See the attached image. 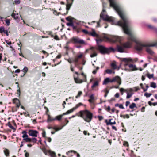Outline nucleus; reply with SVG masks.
I'll list each match as a JSON object with an SVG mask.
<instances>
[{"label": "nucleus", "mask_w": 157, "mask_h": 157, "mask_svg": "<svg viewBox=\"0 0 157 157\" xmlns=\"http://www.w3.org/2000/svg\"><path fill=\"white\" fill-rule=\"evenodd\" d=\"M110 3V6L113 8L121 18L123 20V22L120 21L117 23V24L120 25L122 27L124 33L127 34L128 36V40L132 43L134 42L136 43L135 48L138 51H140L146 46H149L147 43H143L136 40L132 35L129 27V21L125 14L121 6L117 3L116 0H109Z\"/></svg>", "instance_id": "1"}, {"label": "nucleus", "mask_w": 157, "mask_h": 157, "mask_svg": "<svg viewBox=\"0 0 157 157\" xmlns=\"http://www.w3.org/2000/svg\"><path fill=\"white\" fill-rule=\"evenodd\" d=\"M76 115L82 118L86 122H90L93 118V114L89 110L85 109L81 110L76 113Z\"/></svg>", "instance_id": "2"}, {"label": "nucleus", "mask_w": 157, "mask_h": 157, "mask_svg": "<svg viewBox=\"0 0 157 157\" xmlns=\"http://www.w3.org/2000/svg\"><path fill=\"white\" fill-rule=\"evenodd\" d=\"M106 5V4L104 2L102 3V6H103V10L102 11L100 15L101 18L102 19L106 21H108L109 22H111L113 23V24H115L116 25H118L120 26V25L117 24V23L120 21H121L122 22H123V21L122 19H122V20H121L119 21H118L117 22H115V19L112 17H109L107 15H105L104 13V12L105 11V6Z\"/></svg>", "instance_id": "3"}, {"label": "nucleus", "mask_w": 157, "mask_h": 157, "mask_svg": "<svg viewBox=\"0 0 157 157\" xmlns=\"http://www.w3.org/2000/svg\"><path fill=\"white\" fill-rule=\"evenodd\" d=\"M132 43L128 41L124 43L117 45L116 50L120 52H125L126 48H128L131 47Z\"/></svg>", "instance_id": "4"}, {"label": "nucleus", "mask_w": 157, "mask_h": 157, "mask_svg": "<svg viewBox=\"0 0 157 157\" xmlns=\"http://www.w3.org/2000/svg\"><path fill=\"white\" fill-rule=\"evenodd\" d=\"M116 82L119 85L121 84V79L120 77L118 76H116L113 78H105L104 80L103 83V85H106L109 82Z\"/></svg>", "instance_id": "5"}, {"label": "nucleus", "mask_w": 157, "mask_h": 157, "mask_svg": "<svg viewBox=\"0 0 157 157\" xmlns=\"http://www.w3.org/2000/svg\"><path fill=\"white\" fill-rule=\"evenodd\" d=\"M22 134H23L22 137L23 138V140L26 142H32L36 143L37 140V139L35 138H33L32 139L29 138L27 132L25 130L22 131Z\"/></svg>", "instance_id": "6"}, {"label": "nucleus", "mask_w": 157, "mask_h": 157, "mask_svg": "<svg viewBox=\"0 0 157 157\" xmlns=\"http://www.w3.org/2000/svg\"><path fill=\"white\" fill-rule=\"evenodd\" d=\"M98 49L102 54H109L111 51L114 50V49L112 47L107 48L102 45H99Z\"/></svg>", "instance_id": "7"}, {"label": "nucleus", "mask_w": 157, "mask_h": 157, "mask_svg": "<svg viewBox=\"0 0 157 157\" xmlns=\"http://www.w3.org/2000/svg\"><path fill=\"white\" fill-rule=\"evenodd\" d=\"M147 44L149 45V46H146V51L149 54L151 55H153L155 53L151 48V47L157 46V41L153 43H147Z\"/></svg>", "instance_id": "8"}, {"label": "nucleus", "mask_w": 157, "mask_h": 157, "mask_svg": "<svg viewBox=\"0 0 157 157\" xmlns=\"http://www.w3.org/2000/svg\"><path fill=\"white\" fill-rule=\"evenodd\" d=\"M70 42L75 44H86V43L83 39H80L78 37H73L71 39Z\"/></svg>", "instance_id": "9"}, {"label": "nucleus", "mask_w": 157, "mask_h": 157, "mask_svg": "<svg viewBox=\"0 0 157 157\" xmlns=\"http://www.w3.org/2000/svg\"><path fill=\"white\" fill-rule=\"evenodd\" d=\"M29 135L33 137H36L37 136L38 132L35 130H29L28 131Z\"/></svg>", "instance_id": "10"}, {"label": "nucleus", "mask_w": 157, "mask_h": 157, "mask_svg": "<svg viewBox=\"0 0 157 157\" xmlns=\"http://www.w3.org/2000/svg\"><path fill=\"white\" fill-rule=\"evenodd\" d=\"M123 38L121 37L114 36L112 37V40L114 42L117 41L120 42Z\"/></svg>", "instance_id": "11"}, {"label": "nucleus", "mask_w": 157, "mask_h": 157, "mask_svg": "<svg viewBox=\"0 0 157 157\" xmlns=\"http://www.w3.org/2000/svg\"><path fill=\"white\" fill-rule=\"evenodd\" d=\"M74 0H67V4L66 5V9L67 10H69L72 5Z\"/></svg>", "instance_id": "12"}, {"label": "nucleus", "mask_w": 157, "mask_h": 157, "mask_svg": "<svg viewBox=\"0 0 157 157\" xmlns=\"http://www.w3.org/2000/svg\"><path fill=\"white\" fill-rule=\"evenodd\" d=\"M90 49L92 51V53L90 55V57L92 58L96 56L97 55L96 49L94 48H91Z\"/></svg>", "instance_id": "13"}, {"label": "nucleus", "mask_w": 157, "mask_h": 157, "mask_svg": "<svg viewBox=\"0 0 157 157\" xmlns=\"http://www.w3.org/2000/svg\"><path fill=\"white\" fill-rule=\"evenodd\" d=\"M128 67L130 68V71H134L138 70L135 65L131 64L129 65Z\"/></svg>", "instance_id": "14"}, {"label": "nucleus", "mask_w": 157, "mask_h": 157, "mask_svg": "<svg viewBox=\"0 0 157 157\" xmlns=\"http://www.w3.org/2000/svg\"><path fill=\"white\" fill-rule=\"evenodd\" d=\"M74 80L76 83H81L83 82L86 81V79L82 80L78 78H74Z\"/></svg>", "instance_id": "15"}, {"label": "nucleus", "mask_w": 157, "mask_h": 157, "mask_svg": "<svg viewBox=\"0 0 157 157\" xmlns=\"http://www.w3.org/2000/svg\"><path fill=\"white\" fill-rule=\"evenodd\" d=\"M11 16L14 17V19L17 21H18L20 18H21V15L18 14H15L13 13L12 14Z\"/></svg>", "instance_id": "16"}, {"label": "nucleus", "mask_w": 157, "mask_h": 157, "mask_svg": "<svg viewBox=\"0 0 157 157\" xmlns=\"http://www.w3.org/2000/svg\"><path fill=\"white\" fill-rule=\"evenodd\" d=\"M13 102L16 104L17 107L19 108L20 105L19 100L17 98H14L13 100Z\"/></svg>", "instance_id": "17"}, {"label": "nucleus", "mask_w": 157, "mask_h": 157, "mask_svg": "<svg viewBox=\"0 0 157 157\" xmlns=\"http://www.w3.org/2000/svg\"><path fill=\"white\" fill-rule=\"evenodd\" d=\"M121 60L125 63H128V62H132V59L130 58H122L121 59Z\"/></svg>", "instance_id": "18"}, {"label": "nucleus", "mask_w": 157, "mask_h": 157, "mask_svg": "<svg viewBox=\"0 0 157 157\" xmlns=\"http://www.w3.org/2000/svg\"><path fill=\"white\" fill-rule=\"evenodd\" d=\"M113 119H110L109 120V121H106V124L107 125H112V124H116V123L115 121H114L113 122L112 121H113Z\"/></svg>", "instance_id": "19"}, {"label": "nucleus", "mask_w": 157, "mask_h": 157, "mask_svg": "<svg viewBox=\"0 0 157 157\" xmlns=\"http://www.w3.org/2000/svg\"><path fill=\"white\" fill-rule=\"evenodd\" d=\"M89 35L91 36L94 37H98V35L96 33L94 30H93L92 32H90Z\"/></svg>", "instance_id": "20"}, {"label": "nucleus", "mask_w": 157, "mask_h": 157, "mask_svg": "<svg viewBox=\"0 0 157 157\" xmlns=\"http://www.w3.org/2000/svg\"><path fill=\"white\" fill-rule=\"evenodd\" d=\"M90 99L88 100V101L91 103H92L93 102V100L94 99V95L92 94L89 96Z\"/></svg>", "instance_id": "21"}, {"label": "nucleus", "mask_w": 157, "mask_h": 157, "mask_svg": "<svg viewBox=\"0 0 157 157\" xmlns=\"http://www.w3.org/2000/svg\"><path fill=\"white\" fill-rule=\"evenodd\" d=\"M3 151L5 155L6 156L8 157L9 156L10 154V152L9 150L6 148H4Z\"/></svg>", "instance_id": "22"}, {"label": "nucleus", "mask_w": 157, "mask_h": 157, "mask_svg": "<svg viewBox=\"0 0 157 157\" xmlns=\"http://www.w3.org/2000/svg\"><path fill=\"white\" fill-rule=\"evenodd\" d=\"M99 84L98 82L97 81H95L91 86V88L93 89L94 88L98 86Z\"/></svg>", "instance_id": "23"}, {"label": "nucleus", "mask_w": 157, "mask_h": 157, "mask_svg": "<svg viewBox=\"0 0 157 157\" xmlns=\"http://www.w3.org/2000/svg\"><path fill=\"white\" fill-rule=\"evenodd\" d=\"M111 66L114 69H117L118 70L119 69V68L118 67L117 68V66L116 64L115 63H112L111 64Z\"/></svg>", "instance_id": "24"}, {"label": "nucleus", "mask_w": 157, "mask_h": 157, "mask_svg": "<svg viewBox=\"0 0 157 157\" xmlns=\"http://www.w3.org/2000/svg\"><path fill=\"white\" fill-rule=\"evenodd\" d=\"M48 118L47 120L48 122H50L55 120V119L51 118L49 115L48 114Z\"/></svg>", "instance_id": "25"}, {"label": "nucleus", "mask_w": 157, "mask_h": 157, "mask_svg": "<svg viewBox=\"0 0 157 157\" xmlns=\"http://www.w3.org/2000/svg\"><path fill=\"white\" fill-rule=\"evenodd\" d=\"M48 152L51 155V157H56V153L52 151H49Z\"/></svg>", "instance_id": "26"}, {"label": "nucleus", "mask_w": 157, "mask_h": 157, "mask_svg": "<svg viewBox=\"0 0 157 157\" xmlns=\"http://www.w3.org/2000/svg\"><path fill=\"white\" fill-rule=\"evenodd\" d=\"M148 27L151 29H152L154 31H157V28L156 27L149 25H148Z\"/></svg>", "instance_id": "27"}, {"label": "nucleus", "mask_w": 157, "mask_h": 157, "mask_svg": "<svg viewBox=\"0 0 157 157\" xmlns=\"http://www.w3.org/2000/svg\"><path fill=\"white\" fill-rule=\"evenodd\" d=\"M133 93L132 92H131V93H129L128 92H127V96L126 98H129L131 97L132 95H133Z\"/></svg>", "instance_id": "28"}, {"label": "nucleus", "mask_w": 157, "mask_h": 157, "mask_svg": "<svg viewBox=\"0 0 157 157\" xmlns=\"http://www.w3.org/2000/svg\"><path fill=\"white\" fill-rule=\"evenodd\" d=\"M136 104L135 103H133L129 106V108L131 109H133L134 108L136 107Z\"/></svg>", "instance_id": "29"}, {"label": "nucleus", "mask_w": 157, "mask_h": 157, "mask_svg": "<svg viewBox=\"0 0 157 157\" xmlns=\"http://www.w3.org/2000/svg\"><path fill=\"white\" fill-rule=\"evenodd\" d=\"M150 86L153 88H156V83L154 82H152L151 83Z\"/></svg>", "instance_id": "30"}, {"label": "nucleus", "mask_w": 157, "mask_h": 157, "mask_svg": "<svg viewBox=\"0 0 157 157\" xmlns=\"http://www.w3.org/2000/svg\"><path fill=\"white\" fill-rule=\"evenodd\" d=\"M75 110V108H74V107H73L71 109L68 110L67 112V113H68V114H70L71 113H72Z\"/></svg>", "instance_id": "31"}, {"label": "nucleus", "mask_w": 157, "mask_h": 157, "mask_svg": "<svg viewBox=\"0 0 157 157\" xmlns=\"http://www.w3.org/2000/svg\"><path fill=\"white\" fill-rule=\"evenodd\" d=\"M120 91L121 92V94L123 95V92H126L127 90L126 89H124L123 88H121L120 89Z\"/></svg>", "instance_id": "32"}, {"label": "nucleus", "mask_w": 157, "mask_h": 157, "mask_svg": "<svg viewBox=\"0 0 157 157\" xmlns=\"http://www.w3.org/2000/svg\"><path fill=\"white\" fill-rule=\"evenodd\" d=\"M62 118V117L60 115L59 116H56L54 119H55V120H57L58 121H60L61 120Z\"/></svg>", "instance_id": "33"}, {"label": "nucleus", "mask_w": 157, "mask_h": 157, "mask_svg": "<svg viewBox=\"0 0 157 157\" xmlns=\"http://www.w3.org/2000/svg\"><path fill=\"white\" fill-rule=\"evenodd\" d=\"M8 126L11 129L15 130V128H14L11 125L10 123V122H9L8 123Z\"/></svg>", "instance_id": "34"}, {"label": "nucleus", "mask_w": 157, "mask_h": 157, "mask_svg": "<svg viewBox=\"0 0 157 157\" xmlns=\"http://www.w3.org/2000/svg\"><path fill=\"white\" fill-rule=\"evenodd\" d=\"M146 75L149 79H151L153 78L154 77L153 74H147Z\"/></svg>", "instance_id": "35"}, {"label": "nucleus", "mask_w": 157, "mask_h": 157, "mask_svg": "<svg viewBox=\"0 0 157 157\" xmlns=\"http://www.w3.org/2000/svg\"><path fill=\"white\" fill-rule=\"evenodd\" d=\"M82 105V104L81 103H79L78 104L76 105L75 107H74V108H75V109L76 110L77 108H78L80 106Z\"/></svg>", "instance_id": "36"}, {"label": "nucleus", "mask_w": 157, "mask_h": 157, "mask_svg": "<svg viewBox=\"0 0 157 157\" xmlns=\"http://www.w3.org/2000/svg\"><path fill=\"white\" fill-rule=\"evenodd\" d=\"M22 71L25 74L28 71V68L27 67H25Z\"/></svg>", "instance_id": "37"}, {"label": "nucleus", "mask_w": 157, "mask_h": 157, "mask_svg": "<svg viewBox=\"0 0 157 157\" xmlns=\"http://www.w3.org/2000/svg\"><path fill=\"white\" fill-rule=\"evenodd\" d=\"M144 96L147 98L149 97L151 95H152V94L151 93H145L144 94Z\"/></svg>", "instance_id": "38"}, {"label": "nucleus", "mask_w": 157, "mask_h": 157, "mask_svg": "<svg viewBox=\"0 0 157 157\" xmlns=\"http://www.w3.org/2000/svg\"><path fill=\"white\" fill-rule=\"evenodd\" d=\"M63 126H62V127H55L54 129L56 131H59V130H60L61 129L63 128Z\"/></svg>", "instance_id": "39"}, {"label": "nucleus", "mask_w": 157, "mask_h": 157, "mask_svg": "<svg viewBox=\"0 0 157 157\" xmlns=\"http://www.w3.org/2000/svg\"><path fill=\"white\" fill-rule=\"evenodd\" d=\"M82 91H79L78 93V94L75 97L76 98H79L80 96L82 95Z\"/></svg>", "instance_id": "40"}, {"label": "nucleus", "mask_w": 157, "mask_h": 157, "mask_svg": "<svg viewBox=\"0 0 157 157\" xmlns=\"http://www.w3.org/2000/svg\"><path fill=\"white\" fill-rule=\"evenodd\" d=\"M82 31L86 34L89 35L90 32H88L87 30L86 29H83L82 30Z\"/></svg>", "instance_id": "41"}, {"label": "nucleus", "mask_w": 157, "mask_h": 157, "mask_svg": "<svg viewBox=\"0 0 157 157\" xmlns=\"http://www.w3.org/2000/svg\"><path fill=\"white\" fill-rule=\"evenodd\" d=\"M5 29V28L3 27H0V33H2L3 32Z\"/></svg>", "instance_id": "42"}, {"label": "nucleus", "mask_w": 157, "mask_h": 157, "mask_svg": "<svg viewBox=\"0 0 157 157\" xmlns=\"http://www.w3.org/2000/svg\"><path fill=\"white\" fill-rule=\"evenodd\" d=\"M106 72L107 73L111 74L112 73V71L111 69H107L106 70Z\"/></svg>", "instance_id": "43"}, {"label": "nucleus", "mask_w": 157, "mask_h": 157, "mask_svg": "<svg viewBox=\"0 0 157 157\" xmlns=\"http://www.w3.org/2000/svg\"><path fill=\"white\" fill-rule=\"evenodd\" d=\"M14 3L16 5H18L21 2L20 0H15Z\"/></svg>", "instance_id": "44"}, {"label": "nucleus", "mask_w": 157, "mask_h": 157, "mask_svg": "<svg viewBox=\"0 0 157 157\" xmlns=\"http://www.w3.org/2000/svg\"><path fill=\"white\" fill-rule=\"evenodd\" d=\"M99 69V67H96V69L95 70H94L93 71L92 73L94 74H95L96 73L97 71Z\"/></svg>", "instance_id": "45"}, {"label": "nucleus", "mask_w": 157, "mask_h": 157, "mask_svg": "<svg viewBox=\"0 0 157 157\" xmlns=\"http://www.w3.org/2000/svg\"><path fill=\"white\" fill-rule=\"evenodd\" d=\"M73 23L72 22H71L67 23V25L68 26H73Z\"/></svg>", "instance_id": "46"}, {"label": "nucleus", "mask_w": 157, "mask_h": 157, "mask_svg": "<svg viewBox=\"0 0 157 157\" xmlns=\"http://www.w3.org/2000/svg\"><path fill=\"white\" fill-rule=\"evenodd\" d=\"M72 152H74L75 154L76 153H77L75 151L71 150L70 151H68L67 152L66 154L67 155H69V154L70 153Z\"/></svg>", "instance_id": "47"}, {"label": "nucleus", "mask_w": 157, "mask_h": 157, "mask_svg": "<svg viewBox=\"0 0 157 157\" xmlns=\"http://www.w3.org/2000/svg\"><path fill=\"white\" fill-rule=\"evenodd\" d=\"M126 90H127V91H128V92H129V93L132 92V91H133V90L132 88H129Z\"/></svg>", "instance_id": "48"}, {"label": "nucleus", "mask_w": 157, "mask_h": 157, "mask_svg": "<svg viewBox=\"0 0 157 157\" xmlns=\"http://www.w3.org/2000/svg\"><path fill=\"white\" fill-rule=\"evenodd\" d=\"M3 32L4 33H5L6 34L7 36H9V33L7 30H6L5 29Z\"/></svg>", "instance_id": "49"}, {"label": "nucleus", "mask_w": 157, "mask_h": 157, "mask_svg": "<svg viewBox=\"0 0 157 157\" xmlns=\"http://www.w3.org/2000/svg\"><path fill=\"white\" fill-rule=\"evenodd\" d=\"M6 23L8 25H10V22L9 20H6Z\"/></svg>", "instance_id": "50"}, {"label": "nucleus", "mask_w": 157, "mask_h": 157, "mask_svg": "<svg viewBox=\"0 0 157 157\" xmlns=\"http://www.w3.org/2000/svg\"><path fill=\"white\" fill-rule=\"evenodd\" d=\"M78 59H79L77 57H76L75 59L73 61L75 63H77L78 61Z\"/></svg>", "instance_id": "51"}, {"label": "nucleus", "mask_w": 157, "mask_h": 157, "mask_svg": "<svg viewBox=\"0 0 157 157\" xmlns=\"http://www.w3.org/2000/svg\"><path fill=\"white\" fill-rule=\"evenodd\" d=\"M123 117L124 118H128L129 117V116L128 114H126L125 115H124L123 116Z\"/></svg>", "instance_id": "52"}, {"label": "nucleus", "mask_w": 157, "mask_h": 157, "mask_svg": "<svg viewBox=\"0 0 157 157\" xmlns=\"http://www.w3.org/2000/svg\"><path fill=\"white\" fill-rule=\"evenodd\" d=\"M98 118L99 120L100 121L102 120L103 118V117L102 116H98Z\"/></svg>", "instance_id": "53"}, {"label": "nucleus", "mask_w": 157, "mask_h": 157, "mask_svg": "<svg viewBox=\"0 0 157 157\" xmlns=\"http://www.w3.org/2000/svg\"><path fill=\"white\" fill-rule=\"evenodd\" d=\"M66 19L68 21H72V19L70 17H67Z\"/></svg>", "instance_id": "54"}, {"label": "nucleus", "mask_w": 157, "mask_h": 157, "mask_svg": "<svg viewBox=\"0 0 157 157\" xmlns=\"http://www.w3.org/2000/svg\"><path fill=\"white\" fill-rule=\"evenodd\" d=\"M119 107L120 109H124V108L123 107V105L122 104H120L119 106Z\"/></svg>", "instance_id": "55"}, {"label": "nucleus", "mask_w": 157, "mask_h": 157, "mask_svg": "<svg viewBox=\"0 0 157 157\" xmlns=\"http://www.w3.org/2000/svg\"><path fill=\"white\" fill-rule=\"evenodd\" d=\"M42 135L43 137H45V135H46V132L45 131H44L42 133Z\"/></svg>", "instance_id": "56"}, {"label": "nucleus", "mask_w": 157, "mask_h": 157, "mask_svg": "<svg viewBox=\"0 0 157 157\" xmlns=\"http://www.w3.org/2000/svg\"><path fill=\"white\" fill-rule=\"evenodd\" d=\"M123 145L124 146H128V143L127 142H124L123 144Z\"/></svg>", "instance_id": "57"}, {"label": "nucleus", "mask_w": 157, "mask_h": 157, "mask_svg": "<svg viewBox=\"0 0 157 157\" xmlns=\"http://www.w3.org/2000/svg\"><path fill=\"white\" fill-rule=\"evenodd\" d=\"M6 42L9 45H10L11 44V42L10 41H9L8 40H6Z\"/></svg>", "instance_id": "58"}, {"label": "nucleus", "mask_w": 157, "mask_h": 157, "mask_svg": "<svg viewBox=\"0 0 157 157\" xmlns=\"http://www.w3.org/2000/svg\"><path fill=\"white\" fill-rule=\"evenodd\" d=\"M17 94L19 96L20 94V88H18V89L17 90Z\"/></svg>", "instance_id": "59"}, {"label": "nucleus", "mask_w": 157, "mask_h": 157, "mask_svg": "<svg viewBox=\"0 0 157 157\" xmlns=\"http://www.w3.org/2000/svg\"><path fill=\"white\" fill-rule=\"evenodd\" d=\"M115 97L116 98H118L119 97V94L118 93H117L115 95Z\"/></svg>", "instance_id": "60"}, {"label": "nucleus", "mask_w": 157, "mask_h": 157, "mask_svg": "<svg viewBox=\"0 0 157 157\" xmlns=\"http://www.w3.org/2000/svg\"><path fill=\"white\" fill-rule=\"evenodd\" d=\"M82 56H83V54L82 53V54H80V55H78L77 56V57L78 59H79V58H82Z\"/></svg>", "instance_id": "61"}, {"label": "nucleus", "mask_w": 157, "mask_h": 157, "mask_svg": "<svg viewBox=\"0 0 157 157\" xmlns=\"http://www.w3.org/2000/svg\"><path fill=\"white\" fill-rule=\"evenodd\" d=\"M54 39L56 40H59V38L57 35H56L54 37Z\"/></svg>", "instance_id": "62"}, {"label": "nucleus", "mask_w": 157, "mask_h": 157, "mask_svg": "<svg viewBox=\"0 0 157 157\" xmlns=\"http://www.w3.org/2000/svg\"><path fill=\"white\" fill-rule=\"evenodd\" d=\"M129 104H130V102L129 101H127L126 102L125 105L126 106H127Z\"/></svg>", "instance_id": "63"}, {"label": "nucleus", "mask_w": 157, "mask_h": 157, "mask_svg": "<svg viewBox=\"0 0 157 157\" xmlns=\"http://www.w3.org/2000/svg\"><path fill=\"white\" fill-rule=\"evenodd\" d=\"M25 157H29V154L28 152H26L25 154Z\"/></svg>", "instance_id": "64"}]
</instances>
